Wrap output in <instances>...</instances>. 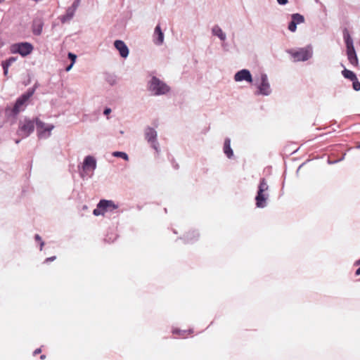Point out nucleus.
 Wrapping results in <instances>:
<instances>
[{"label":"nucleus","mask_w":360,"mask_h":360,"mask_svg":"<svg viewBox=\"0 0 360 360\" xmlns=\"http://www.w3.org/2000/svg\"><path fill=\"white\" fill-rule=\"evenodd\" d=\"M249 83L255 88V94L257 96H268L272 92L267 75L264 72H261L253 78L249 72Z\"/></svg>","instance_id":"nucleus-1"},{"label":"nucleus","mask_w":360,"mask_h":360,"mask_svg":"<svg viewBox=\"0 0 360 360\" xmlns=\"http://www.w3.org/2000/svg\"><path fill=\"white\" fill-rule=\"evenodd\" d=\"M34 89H29L26 93L20 96L13 108H7L6 110V113L8 115H13L15 116L19 112L23 111L27 106L28 100L30 97L34 94Z\"/></svg>","instance_id":"nucleus-2"},{"label":"nucleus","mask_w":360,"mask_h":360,"mask_svg":"<svg viewBox=\"0 0 360 360\" xmlns=\"http://www.w3.org/2000/svg\"><path fill=\"white\" fill-rule=\"evenodd\" d=\"M269 186L265 179H261L255 196V205L257 208H264L267 206L269 199Z\"/></svg>","instance_id":"nucleus-3"},{"label":"nucleus","mask_w":360,"mask_h":360,"mask_svg":"<svg viewBox=\"0 0 360 360\" xmlns=\"http://www.w3.org/2000/svg\"><path fill=\"white\" fill-rule=\"evenodd\" d=\"M148 91L155 96L164 95L170 90L169 86L156 77H153L148 83Z\"/></svg>","instance_id":"nucleus-4"},{"label":"nucleus","mask_w":360,"mask_h":360,"mask_svg":"<svg viewBox=\"0 0 360 360\" xmlns=\"http://www.w3.org/2000/svg\"><path fill=\"white\" fill-rule=\"evenodd\" d=\"M343 39L347 48V55L349 63L356 66L358 65V58L353 44V39L347 30L343 31Z\"/></svg>","instance_id":"nucleus-5"},{"label":"nucleus","mask_w":360,"mask_h":360,"mask_svg":"<svg viewBox=\"0 0 360 360\" xmlns=\"http://www.w3.org/2000/svg\"><path fill=\"white\" fill-rule=\"evenodd\" d=\"M294 59V61H307L310 59L313 56V49L311 46L309 45L304 48H300L298 49H289L287 51Z\"/></svg>","instance_id":"nucleus-6"},{"label":"nucleus","mask_w":360,"mask_h":360,"mask_svg":"<svg viewBox=\"0 0 360 360\" xmlns=\"http://www.w3.org/2000/svg\"><path fill=\"white\" fill-rule=\"evenodd\" d=\"M118 205L112 200H101L93 213L95 216L104 215L107 212H114L115 210L118 209Z\"/></svg>","instance_id":"nucleus-7"},{"label":"nucleus","mask_w":360,"mask_h":360,"mask_svg":"<svg viewBox=\"0 0 360 360\" xmlns=\"http://www.w3.org/2000/svg\"><path fill=\"white\" fill-rule=\"evenodd\" d=\"M34 49L32 44L29 42L15 43L10 46L9 51L13 54H20L22 57L30 55Z\"/></svg>","instance_id":"nucleus-8"},{"label":"nucleus","mask_w":360,"mask_h":360,"mask_svg":"<svg viewBox=\"0 0 360 360\" xmlns=\"http://www.w3.org/2000/svg\"><path fill=\"white\" fill-rule=\"evenodd\" d=\"M37 136L40 139H46L51 135V131L55 128L52 124L42 122L39 118L35 119Z\"/></svg>","instance_id":"nucleus-9"},{"label":"nucleus","mask_w":360,"mask_h":360,"mask_svg":"<svg viewBox=\"0 0 360 360\" xmlns=\"http://www.w3.org/2000/svg\"><path fill=\"white\" fill-rule=\"evenodd\" d=\"M35 124V120L25 117L20 121L17 134L22 139L26 138L34 131Z\"/></svg>","instance_id":"nucleus-10"},{"label":"nucleus","mask_w":360,"mask_h":360,"mask_svg":"<svg viewBox=\"0 0 360 360\" xmlns=\"http://www.w3.org/2000/svg\"><path fill=\"white\" fill-rule=\"evenodd\" d=\"M145 138L151 146L158 152L159 150V144L157 141V131L151 127H147L145 129Z\"/></svg>","instance_id":"nucleus-11"},{"label":"nucleus","mask_w":360,"mask_h":360,"mask_svg":"<svg viewBox=\"0 0 360 360\" xmlns=\"http://www.w3.org/2000/svg\"><path fill=\"white\" fill-rule=\"evenodd\" d=\"M304 22V17L300 13H293L291 15V20L290 21L288 29L291 32H295L297 25Z\"/></svg>","instance_id":"nucleus-12"},{"label":"nucleus","mask_w":360,"mask_h":360,"mask_svg":"<svg viewBox=\"0 0 360 360\" xmlns=\"http://www.w3.org/2000/svg\"><path fill=\"white\" fill-rule=\"evenodd\" d=\"M96 168V160L91 156H86L83 162L82 169L84 172L91 171L94 172Z\"/></svg>","instance_id":"nucleus-13"},{"label":"nucleus","mask_w":360,"mask_h":360,"mask_svg":"<svg viewBox=\"0 0 360 360\" xmlns=\"http://www.w3.org/2000/svg\"><path fill=\"white\" fill-rule=\"evenodd\" d=\"M114 46L119 51L122 58H126L129 55V49L126 44L122 40H116L114 42Z\"/></svg>","instance_id":"nucleus-14"},{"label":"nucleus","mask_w":360,"mask_h":360,"mask_svg":"<svg viewBox=\"0 0 360 360\" xmlns=\"http://www.w3.org/2000/svg\"><path fill=\"white\" fill-rule=\"evenodd\" d=\"M153 42L156 45H161L164 42V34L160 25H157L154 30Z\"/></svg>","instance_id":"nucleus-15"},{"label":"nucleus","mask_w":360,"mask_h":360,"mask_svg":"<svg viewBox=\"0 0 360 360\" xmlns=\"http://www.w3.org/2000/svg\"><path fill=\"white\" fill-rule=\"evenodd\" d=\"M223 150L228 158H231L233 156V151L231 148V139L229 138L225 139Z\"/></svg>","instance_id":"nucleus-16"},{"label":"nucleus","mask_w":360,"mask_h":360,"mask_svg":"<svg viewBox=\"0 0 360 360\" xmlns=\"http://www.w3.org/2000/svg\"><path fill=\"white\" fill-rule=\"evenodd\" d=\"M212 33L213 35L217 36L220 40L224 41L226 39V34L223 32L221 28L219 25H214L212 28Z\"/></svg>","instance_id":"nucleus-17"},{"label":"nucleus","mask_w":360,"mask_h":360,"mask_svg":"<svg viewBox=\"0 0 360 360\" xmlns=\"http://www.w3.org/2000/svg\"><path fill=\"white\" fill-rule=\"evenodd\" d=\"M234 80L236 82L248 81V70L243 69L237 72L234 75Z\"/></svg>","instance_id":"nucleus-18"},{"label":"nucleus","mask_w":360,"mask_h":360,"mask_svg":"<svg viewBox=\"0 0 360 360\" xmlns=\"http://www.w3.org/2000/svg\"><path fill=\"white\" fill-rule=\"evenodd\" d=\"M342 75L345 78L348 79L350 81L356 79V75L354 72L346 68H344L342 71Z\"/></svg>","instance_id":"nucleus-19"},{"label":"nucleus","mask_w":360,"mask_h":360,"mask_svg":"<svg viewBox=\"0 0 360 360\" xmlns=\"http://www.w3.org/2000/svg\"><path fill=\"white\" fill-rule=\"evenodd\" d=\"M112 156L116 157V158H121L126 161L129 160V156L124 152L115 151L112 153Z\"/></svg>","instance_id":"nucleus-20"},{"label":"nucleus","mask_w":360,"mask_h":360,"mask_svg":"<svg viewBox=\"0 0 360 360\" xmlns=\"http://www.w3.org/2000/svg\"><path fill=\"white\" fill-rule=\"evenodd\" d=\"M17 60V58L16 57H13V56H11V57H9L8 59L2 61L1 63L8 67H10L11 65H12L13 63H14L15 61Z\"/></svg>","instance_id":"nucleus-21"},{"label":"nucleus","mask_w":360,"mask_h":360,"mask_svg":"<svg viewBox=\"0 0 360 360\" xmlns=\"http://www.w3.org/2000/svg\"><path fill=\"white\" fill-rule=\"evenodd\" d=\"M352 87L354 91H359L360 90V82L358 80L357 77H356V79L352 80Z\"/></svg>","instance_id":"nucleus-22"},{"label":"nucleus","mask_w":360,"mask_h":360,"mask_svg":"<svg viewBox=\"0 0 360 360\" xmlns=\"http://www.w3.org/2000/svg\"><path fill=\"white\" fill-rule=\"evenodd\" d=\"M34 238L37 241L40 242V250H42V248L44 245V243L41 240V238L39 236V235L36 234Z\"/></svg>","instance_id":"nucleus-23"},{"label":"nucleus","mask_w":360,"mask_h":360,"mask_svg":"<svg viewBox=\"0 0 360 360\" xmlns=\"http://www.w3.org/2000/svg\"><path fill=\"white\" fill-rule=\"evenodd\" d=\"M73 15H74V12L73 11H71V12L68 11L66 15L63 17V21H65V20L71 19L72 18Z\"/></svg>","instance_id":"nucleus-24"},{"label":"nucleus","mask_w":360,"mask_h":360,"mask_svg":"<svg viewBox=\"0 0 360 360\" xmlns=\"http://www.w3.org/2000/svg\"><path fill=\"white\" fill-rule=\"evenodd\" d=\"M68 58L72 60L71 63L75 64L77 59V56L72 53H69Z\"/></svg>","instance_id":"nucleus-25"},{"label":"nucleus","mask_w":360,"mask_h":360,"mask_svg":"<svg viewBox=\"0 0 360 360\" xmlns=\"http://www.w3.org/2000/svg\"><path fill=\"white\" fill-rule=\"evenodd\" d=\"M1 66H2L3 70H4V75L5 76H7L8 73V68H9V67L6 65H4V64H3L2 63H1Z\"/></svg>","instance_id":"nucleus-26"},{"label":"nucleus","mask_w":360,"mask_h":360,"mask_svg":"<svg viewBox=\"0 0 360 360\" xmlns=\"http://www.w3.org/2000/svg\"><path fill=\"white\" fill-rule=\"evenodd\" d=\"M34 33L37 35H39L41 34V27L39 26L37 29H34Z\"/></svg>","instance_id":"nucleus-27"},{"label":"nucleus","mask_w":360,"mask_h":360,"mask_svg":"<svg viewBox=\"0 0 360 360\" xmlns=\"http://www.w3.org/2000/svg\"><path fill=\"white\" fill-rule=\"evenodd\" d=\"M277 3L281 6H284L288 4V0H276Z\"/></svg>","instance_id":"nucleus-28"},{"label":"nucleus","mask_w":360,"mask_h":360,"mask_svg":"<svg viewBox=\"0 0 360 360\" xmlns=\"http://www.w3.org/2000/svg\"><path fill=\"white\" fill-rule=\"evenodd\" d=\"M343 159H344V156H343L341 159H340V160H334V161H330V160H328V164L332 165V164L337 163V162H340V161L342 160Z\"/></svg>","instance_id":"nucleus-29"},{"label":"nucleus","mask_w":360,"mask_h":360,"mask_svg":"<svg viewBox=\"0 0 360 360\" xmlns=\"http://www.w3.org/2000/svg\"><path fill=\"white\" fill-rule=\"evenodd\" d=\"M111 112V109L109 108H107L104 110L103 114L105 115H109Z\"/></svg>","instance_id":"nucleus-30"},{"label":"nucleus","mask_w":360,"mask_h":360,"mask_svg":"<svg viewBox=\"0 0 360 360\" xmlns=\"http://www.w3.org/2000/svg\"><path fill=\"white\" fill-rule=\"evenodd\" d=\"M73 65H74V64H72V63H71L70 65H68V66L66 68V69H65V70H66V71H67V72L70 71V70L72 69V66H73Z\"/></svg>","instance_id":"nucleus-31"},{"label":"nucleus","mask_w":360,"mask_h":360,"mask_svg":"<svg viewBox=\"0 0 360 360\" xmlns=\"http://www.w3.org/2000/svg\"><path fill=\"white\" fill-rule=\"evenodd\" d=\"M55 259H56V257H49L46 259V262L53 261Z\"/></svg>","instance_id":"nucleus-32"},{"label":"nucleus","mask_w":360,"mask_h":360,"mask_svg":"<svg viewBox=\"0 0 360 360\" xmlns=\"http://www.w3.org/2000/svg\"><path fill=\"white\" fill-rule=\"evenodd\" d=\"M354 266H359L360 267V259L356 260L354 263Z\"/></svg>","instance_id":"nucleus-33"},{"label":"nucleus","mask_w":360,"mask_h":360,"mask_svg":"<svg viewBox=\"0 0 360 360\" xmlns=\"http://www.w3.org/2000/svg\"><path fill=\"white\" fill-rule=\"evenodd\" d=\"M355 275L356 276H359L360 275V267H359L356 271H355Z\"/></svg>","instance_id":"nucleus-34"},{"label":"nucleus","mask_w":360,"mask_h":360,"mask_svg":"<svg viewBox=\"0 0 360 360\" xmlns=\"http://www.w3.org/2000/svg\"><path fill=\"white\" fill-rule=\"evenodd\" d=\"M41 352V349H37L34 352V355H36L37 354H39Z\"/></svg>","instance_id":"nucleus-35"},{"label":"nucleus","mask_w":360,"mask_h":360,"mask_svg":"<svg viewBox=\"0 0 360 360\" xmlns=\"http://www.w3.org/2000/svg\"><path fill=\"white\" fill-rule=\"evenodd\" d=\"M181 333H182V334H181V335H182L183 337H185L184 334L186 333V331H182V332H181Z\"/></svg>","instance_id":"nucleus-36"},{"label":"nucleus","mask_w":360,"mask_h":360,"mask_svg":"<svg viewBox=\"0 0 360 360\" xmlns=\"http://www.w3.org/2000/svg\"><path fill=\"white\" fill-rule=\"evenodd\" d=\"M44 358H45V356H44V355H41V359H44Z\"/></svg>","instance_id":"nucleus-37"},{"label":"nucleus","mask_w":360,"mask_h":360,"mask_svg":"<svg viewBox=\"0 0 360 360\" xmlns=\"http://www.w3.org/2000/svg\"><path fill=\"white\" fill-rule=\"evenodd\" d=\"M187 240H188V241H191V240H192V239H191V238H187Z\"/></svg>","instance_id":"nucleus-38"},{"label":"nucleus","mask_w":360,"mask_h":360,"mask_svg":"<svg viewBox=\"0 0 360 360\" xmlns=\"http://www.w3.org/2000/svg\"><path fill=\"white\" fill-rule=\"evenodd\" d=\"M15 143H19V140H16V141H15Z\"/></svg>","instance_id":"nucleus-39"},{"label":"nucleus","mask_w":360,"mask_h":360,"mask_svg":"<svg viewBox=\"0 0 360 360\" xmlns=\"http://www.w3.org/2000/svg\"><path fill=\"white\" fill-rule=\"evenodd\" d=\"M300 168H301V166H299L297 168V170H300Z\"/></svg>","instance_id":"nucleus-40"},{"label":"nucleus","mask_w":360,"mask_h":360,"mask_svg":"<svg viewBox=\"0 0 360 360\" xmlns=\"http://www.w3.org/2000/svg\"><path fill=\"white\" fill-rule=\"evenodd\" d=\"M300 168H301V166H299L297 168V170H300Z\"/></svg>","instance_id":"nucleus-41"},{"label":"nucleus","mask_w":360,"mask_h":360,"mask_svg":"<svg viewBox=\"0 0 360 360\" xmlns=\"http://www.w3.org/2000/svg\"><path fill=\"white\" fill-rule=\"evenodd\" d=\"M300 168H301V166H299L297 168V170H300Z\"/></svg>","instance_id":"nucleus-42"},{"label":"nucleus","mask_w":360,"mask_h":360,"mask_svg":"<svg viewBox=\"0 0 360 360\" xmlns=\"http://www.w3.org/2000/svg\"><path fill=\"white\" fill-rule=\"evenodd\" d=\"M3 1H4V0H0V3H1V2H3Z\"/></svg>","instance_id":"nucleus-43"},{"label":"nucleus","mask_w":360,"mask_h":360,"mask_svg":"<svg viewBox=\"0 0 360 360\" xmlns=\"http://www.w3.org/2000/svg\"><path fill=\"white\" fill-rule=\"evenodd\" d=\"M2 46V44L0 42V47Z\"/></svg>","instance_id":"nucleus-44"},{"label":"nucleus","mask_w":360,"mask_h":360,"mask_svg":"<svg viewBox=\"0 0 360 360\" xmlns=\"http://www.w3.org/2000/svg\"><path fill=\"white\" fill-rule=\"evenodd\" d=\"M358 148H360V145L357 146Z\"/></svg>","instance_id":"nucleus-45"}]
</instances>
